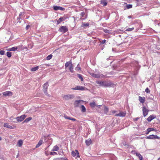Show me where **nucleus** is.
<instances>
[{"mask_svg":"<svg viewBox=\"0 0 160 160\" xmlns=\"http://www.w3.org/2000/svg\"><path fill=\"white\" fill-rule=\"evenodd\" d=\"M96 83L98 84H99L100 86L104 87H114L116 86L115 84L108 81L98 80L96 81Z\"/></svg>","mask_w":160,"mask_h":160,"instance_id":"obj_1","label":"nucleus"},{"mask_svg":"<svg viewBox=\"0 0 160 160\" xmlns=\"http://www.w3.org/2000/svg\"><path fill=\"white\" fill-rule=\"evenodd\" d=\"M48 82H46L45 83L44 85H43V91L44 93V94L48 95V96H49L48 95V94L47 92V89L48 88Z\"/></svg>","mask_w":160,"mask_h":160,"instance_id":"obj_2","label":"nucleus"},{"mask_svg":"<svg viewBox=\"0 0 160 160\" xmlns=\"http://www.w3.org/2000/svg\"><path fill=\"white\" fill-rule=\"evenodd\" d=\"M68 30V28L66 27V26H61L59 28L58 31L63 33H65L67 32Z\"/></svg>","mask_w":160,"mask_h":160,"instance_id":"obj_3","label":"nucleus"},{"mask_svg":"<svg viewBox=\"0 0 160 160\" xmlns=\"http://www.w3.org/2000/svg\"><path fill=\"white\" fill-rule=\"evenodd\" d=\"M74 96L72 94H68L67 95H64L63 98L65 100H68L70 99H72L74 98Z\"/></svg>","mask_w":160,"mask_h":160,"instance_id":"obj_4","label":"nucleus"},{"mask_svg":"<svg viewBox=\"0 0 160 160\" xmlns=\"http://www.w3.org/2000/svg\"><path fill=\"white\" fill-rule=\"evenodd\" d=\"M146 138L148 139H159L160 138L157 135L152 134L146 137Z\"/></svg>","mask_w":160,"mask_h":160,"instance_id":"obj_5","label":"nucleus"},{"mask_svg":"<svg viewBox=\"0 0 160 160\" xmlns=\"http://www.w3.org/2000/svg\"><path fill=\"white\" fill-rule=\"evenodd\" d=\"M72 90H85L88 89L85 87L82 86H77L75 88H72Z\"/></svg>","mask_w":160,"mask_h":160,"instance_id":"obj_6","label":"nucleus"},{"mask_svg":"<svg viewBox=\"0 0 160 160\" xmlns=\"http://www.w3.org/2000/svg\"><path fill=\"white\" fill-rule=\"evenodd\" d=\"M3 95L5 97L11 96L12 95V92L10 91H7L2 93Z\"/></svg>","mask_w":160,"mask_h":160,"instance_id":"obj_7","label":"nucleus"},{"mask_svg":"<svg viewBox=\"0 0 160 160\" xmlns=\"http://www.w3.org/2000/svg\"><path fill=\"white\" fill-rule=\"evenodd\" d=\"M142 108L143 115L145 117L148 115L149 110L147 109L145 106H143Z\"/></svg>","mask_w":160,"mask_h":160,"instance_id":"obj_8","label":"nucleus"},{"mask_svg":"<svg viewBox=\"0 0 160 160\" xmlns=\"http://www.w3.org/2000/svg\"><path fill=\"white\" fill-rule=\"evenodd\" d=\"M67 17H62L60 18L57 21V24L58 25L60 23H61L62 21L65 20L67 18Z\"/></svg>","mask_w":160,"mask_h":160,"instance_id":"obj_9","label":"nucleus"},{"mask_svg":"<svg viewBox=\"0 0 160 160\" xmlns=\"http://www.w3.org/2000/svg\"><path fill=\"white\" fill-rule=\"evenodd\" d=\"M75 151V152L74 151H72V155L73 157L76 156L77 158L79 157V155L78 151L77 150H76Z\"/></svg>","mask_w":160,"mask_h":160,"instance_id":"obj_10","label":"nucleus"},{"mask_svg":"<svg viewBox=\"0 0 160 160\" xmlns=\"http://www.w3.org/2000/svg\"><path fill=\"white\" fill-rule=\"evenodd\" d=\"M26 116L25 115H22L20 117H18L16 118L17 120L18 121H22L26 118Z\"/></svg>","mask_w":160,"mask_h":160,"instance_id":"obj_11","label":"nucleus"},{"mask_svg":"<svg viewBox=\"0 0 160 160\" xmlns=\"http://www.w3.org/2000/svg\"><path fill=\"white\" fill-rule=\"evenodd\" d=\"M89 105L90 107L92 108H94L95 106H97L99 108H100L101 105H97L94 101L91 102L90 103Z\"/></svg>","mask_w":160,"mask_h":160,"instance_id":"obj_12","label":"nucleus"},{"mask_svg":"<svg viewBox=\"0 0 160 160\" xmlns=\"http://www.w3.org/2000/svg\"><path fill=\"white\" fill-rule=\"evenodd\" d=\"M156 118V116L155 115H150L147 119V120L149 122H151L152 120Z\"/></svg>","mask_w":160,"mask_h":160,"instance_id":"obj_13","label":"nucleus"},{"mask_svg":"<svg viewBox=\"0 0 160 160\" xmlns=\"http://www.w3.org/2000/svg\"><path fill=\"white\" fill-rule=\"evenodd\" d=\"M126 113L123 112H121L118 114H116L115 115L116 116H119L121 117H124L126 115Z\"/></svg>","mask_w":160,"mask_h":160,"instance_id":"obj_14","label":"nucleus"},{"mask_svg":"<svg viewBox=\"0 0 160 160\" xmlns=\"http://www.w3.org/2000/svg\"><path fill=\"white\" fill-rule=\"evenodd\" d=\"M85 142L87 146H89L92 143V141L90 138H88L87 140H86Z\"/></svg>","mask_w":160,"mask_h":160,"instance_id":"obj_15","label":"nucleus"},{"mask_svg":"<svg viewBox=\"0 0 160 160\" xmlns=\"http://www.w3.org/2000/svg\"><path fill=\"white\" fill-rule=\"evenodd\" d=\"M91 75L93 77L95 78H99L100 77L101 75H103L102 74L100 75L99 74H96L94 73H91Z\"/></svg>","mask_w":160,"mask_h":160,"instance_id":"obj_16","label":"nucleus"},{"mask_svg":"<svg viewBox=\"0 0 160 160\" xmlns=\"http://www.w3.org/2000/svg\"><path fill=\"white\" fill-rule=\"evenodd\" d=\"M138 99L139 101L142 103H143L145 101V98L144 97H142L139 96Z\"/></svg>","mask_w":160,"mask_h":160,"instance_id":"obj_17","label":"nucleus"},{"mask_svg":"<svg viewBox=\"0 0 160 160\" xmlns=\"http://www.w3.org/2000/svg\"><path fill=\"white\" fill-rule=\"evenodd\" d=\"M152 131H155V129L152 128H149L147 130L145 133L148 134L149 132Z\"/></svg>","mask_w":160,"mask_h":160,"instance_id":"obj_18","label":"nucleus"},{"mask_svg":"<svg viewBox=\"0 0 160 160\" xmlns=\"http://www.w3.org/2000/svg\"><path fill=\"white\" fill-rule=\"evenodd\" d=\"M82 101V100H76L74 102V105L76 107L79 106L81 102Z\"/></svg>","mask_w":160,"mask_h":160,"instance_id":"obj_19","label":"nucleus"},{"mask_svg":"<svg viewBox=\"0 0 160 160\" xmlns=\"http://www.w3.org/2000/svg\"><path fill=\"white\" fill-rule=\"evenodd\" d=\"M64 117L67 119H68L71 120H72L73 121H76V119L74 118H72L66 115H64Z\"/></svg>","mask_w":160,"mask_h":160,"instance_id":"obj_20","label":"nucleus"},{"mask_svg":"<svg viewBox=\"0 0 160 160\" xmlns=\"http://www.w3.org/2000/svg\"><path fill=\"white\" fill-rule=\"evenodd\" d=\"M100 4L103 5L104 6H105L107 5V2L106 0H101Z\"/></svg>","mask_w":160,"mask_h":160,"instance_id":"obj_21","label":"nucleus"},{"mask_svg":"<svg viewBox=\"0 0 160 160\" xmlns=\"http://www.w3.org/2000/svg\"><path fill=\"white\" fill-rule=\"evenodd\" d=\"M72 62L71 61L67 62L65 65V68H67L69 66L72 65Z\"/></svg>","mask_w":160,"mask_h":160,"instance_id":"obj_22","label":"nucleus"},{"mask_svg":"<svg viewBox=\"0 0 160 160\" xmlns=\"http://www.w3.org/2000/svg\"><path fill=\"white\" fill-rule=\"evenodd\" d=\"M4 126L5 127H6L10 129H13V128L12 126L8 125V124L7 123H5L4 124Z\"/></svg>","mask_w":160,"mask_h":160,"instance_id":"obj_23","label":"nucleus"},{"mask_svg":"<svg viewBox=\"0 0 160 160\" xmlns=\"http://www.w3.org/2000/svg\"><path fill=\"white\" fill-rule=\"evenodd\" d=\"M23 141L20 139L18 141L17 145L19 147H21L23 144Z\"/></svg>","mask_w":160,"mask_h":160,"instance_id":"obj_24","label":"nucleus"},{"mask_svg":"<svg viewBox=\"0 0 160 160\" xmlns=\"http://www.w3.org/2000/svg\"><path fill=\"white\" fill-rule=\"evenodd\" d=\"M42 142H43L42 140H40L39 141L38 144L36 146V148H38L39 147L40 145H41L42 144Z\"/></svg>","mask_w":160,"mask_h":160,"instance_id":"obj_25","label":"nucleus"},{"mask_svg":"<svg viewBox=\"0 0 160 160\" xmlns=\"http://www.w3.org/2000/svg\"><path fill=\"white\" fill-rule=\"evenodd\" d=\"M17 49H18V50L19 51H22L24 49V48H23V45H19L17 47Z\"/></svg>","mask_w":160,"mask_h":160,"instance_id":"obj_26","label":"nucleus"},{"mask_svg":"<svg viewBox=\"0 0 160 160\" xmlns=\"http://www.w3.org/2000/svg\"><path fill=\"white\" fill-rule=\"evenodd\" d=\"M89 25V23L88 22H82L81 27H88Z\"/></svg>","mask_w":160,"mask_h":160,"instance_id":"obj_27","label":"nucleus"},{"mask_svg":"<svg viewBox=\"0 0 160 160\" xmlns=\"http://www.w3.org/2000/svg\"><path fill=\"white\" fill-rule=\"evenodd\" d=\"M39 68V66H36V67L32 68H31V71H35Z\"/></svg>","mask_w":160,"mask_h":160,"instance_id":"obj_28","label":"nucleus"},{"mask_svg":"<svg viewBox=\"0 0 160 160\" xmlns=\"http://www.w3.org/2000/svg\"><path fill=\"white\" fill-rule=\"evenodd\" d=\"M69 70L71 72L73 73L74 72L73 68L72 66V64L70 65V66H69Z\"/></svg>","mask_w":160,"mask_h":160,"instance_id":"obj_29","label":"nucleus"},{"mask_svg":"<svg viewBox=\"0 0 160 160\" xmlns=\"http://www.w3.org/2000/svg\"><path fill=\"white\" fill-rule=\"evenodd\" d=\"M53 160H68L67 158H54Z\"/></svg>","mask_w":160,"mask_h":160,"instance_id":"obj_30","label":"nucleus"},{"mask_svg":"<svg viewBox=\"0 0 160 160\" xmlns=\"http://www.w3.org/2000/svg\"><path fill=\"white\" fill-rule=\"evenodd\" d=\"M81 111L82 112H85L86 111V109L85 106L83 105H82L81 106Z\"/></svg>","mask_w":160,"mask_h":160,"instance_id":"obj_31","label":"nucleus"},{"mask_svg":"<svg viewBox=\"0 0 160 160\" xmlns=\"http://www.w3.org/2000/svg\"><path fill=\"white\" fill-rule=\"evenodd\" d=\"M75 70L77 71H79V70H81V68L80 66V65H79V63L77 67H76L75 69Z\"/></svg>","mask_w":160,"mask_h":160,"instance_id":"obj_32","label":"nucleus"},{"mask_svg":"<svg viewBox=\"0 0 160 160\" xmlns=\"http://www.w3.org/2000/svg\"><path fill=\"white\" fill-rule=\"evenodd\" d=\"M59 149V147L57 145L55 146L53 149L52 150L53 151H57Z\"/></svg>","mask_w":160,"mask_h":160,"instance_id":"obj_33","label":"nucleus"},{"mask_svg":"<svg viewBox=\"0 0 160 160\" xmlns=\"http://www.w3.org/2000/svg\"><path fill=\"white\" fill-rule=\"evenodd\" d=\"M32 119V118L31 117H28L25 119L24 121V122H28Z\"/></svg>","mask_w":160,"mask_h":160,"instance_id":"obj_34","label":"nucleus"},{"mask_svg":"<svg viewBox=\"0 0 160 160\" xmlns=\"http://www.w3.org/2000/svg\"><path fill=\"white\" fill-rule=\"evenodd\" d=\"M77 75L78 77L81 80V81H83V79L82 78V75L81 74H77Z\"/></svg>","mask_w":160,"mask_h":160,"instance_id":"obj_35","label":"nucleus"},{"mask_svg":"<svg viewBox=\"0 0 160 160\" xmlns=\"http://www.w3.org/2000/svg\"><path fill=\"white\" fill-rule=\"evenodd\" d=\"M49 66V64H42V65H41L40 66V67L41 68H44L47 67V66Z\"/></svg>","mask_w":160,"mask_h":160,"instance_id":"obj_36","label":"nucleus"},{"mask_svg":"<svg viewBox=\"0 0 160 160\" xmlns=\"http://www.w3.org/2000/svg\"><path fill=\"white\" fill-rule=\"evenodd\" d=\"M59 8L60 6H53V8L54 10L57 11L58 10H59Z\"/></svg>","mask_w":160,"mask_h":160,"instance_id":"obj_37","label":"nucleus"},{"mask_svg":"<svg viewBox=\"0 0 160 160\" xmlns=\"http://www.w3.org/2000/svg\"><path fill=\"white\" fill-rule=\"evenodd\" d=\"M7 55L8 57L10 58L12 56V52H7Z\"/></svg>","mask_w":160,"mask_h":160,"instance_id":"obj_38","label":"nucleus"},{"mask_svg":"<svg viewBox=\"0 0 160 160\" xmlns=\"http://www.w3.org/2000/svg\"><path fill=\"white\" fill-rule=\"evenodd\" d=\"M52 54H50L47 57L46 59L48 60H50L52 58Z\"/></svg>","mask_w":160,"mask_h":160,"instance_id":"obj_39","label":"nucleus"},{"mask_svg":"<svg viewBox=\"0 0 160 160\" xmlns=\"http://www.w3.org/2000/svg\"><path fill=\"white\" fill-rule=\"evenodd\" d=\"M108 111V108L107 107H105L104 108V112L105 113H107Z\"/></svg>","mask_w":160,"mask_h":160,"instance_id":"obj_40","label":"nucleus"},{"mask_svg":"<svg viewBox=\"0 0 160 160\" xmlns=\"http://www.w3.org/2000/svg\"><path fill=\"white\" fill-rule=\"evenodd\" d=\"M137 155L138 156L139 158V159L140 160H142V157L140 153L137 154Z\"/></svg>","mask_w":160,"mask_h":160,"instance_id":"obj_41","label":"nucleus"},{"mask_svg":"<svg viewBox=\"0 0 160 160\" xmlns=\"http://www.w3.org/2000/svg\"><path fill=\"white\" fill-rule=\"evenodd\" d=\"M132 4L127 5L126 6L127 8L128 9L132 8Z\"/></svg>","mask_w":160,"mask_h":160,"instance_id":"obj_42","label":"nucleus"},{"mask_svg":"<svg viewBox=\"0 0 160 160\" xmlns=\"http://www.w3.org/2000/svg\"><path fill=\"white\" fill-rule=\"evenodd\" d=\"M22 12H21L19 14V16L18 17V19H22Z\"/></svg>","mask_w":160,"mask_h":160,"instance_id":"obj_43","label":"nucleus"},{"mask_svg":"<svg viewBox=\"0 0 160 160\" xmlns=\"http://www.w3.org/2000/svg\"><path fill=\"white\" fill-rule=\"evenodd\" d=\"M134 29V28H128L126 30V31H132Z\"/></svg>","mask_w":160,"mask_h":160,"instance_id":"obj_44","label":"nucleus"},{"mask_svg":"<svg viewBox=\"0 0 160 160\" xmlns=\"http://www.w3.org/2000/svg\"><path fill=\"white\" fill-rule=\"evenodd\" d=\"M145 92L147 93H149L150 92V90H149V89L148 88H147L145 89Z\"/></svg>","mask_w":160,"mask_h":160,"instance_id":"obj_45","label":"nucleus"},{"mask_svg":"<svg viewBox=\"0 0 160 160\" xmlns=\"http://www.w3.org/2000/svg\"><path fill=\"white\" fill-rule=\"evenodd\" d=\"M5 54V51L3 50H1L0 51V54L1 55H3Z\"/></svg>","mask_w":160,"mask_h":160,"instance_id":"obj_46","label":"nucleus"},{"mask_svg":"<svg viewBox=\"0 0 160 160\" xmlns=\"http://www.w3.org/2000/svg\"><path fill=\"white\" fill-rule=\"evenodd\" d=\"M50 154V155H54L55 154H57V153L54 152H51Z\"/></svg>","mask_w":160,"mask_h":160,"instance_id":"obj_47","label":"nucleus"},{"mask_svg":"<svg viewBox=\"0 0 160 160\" xmlns=\"http://www.w3.org/2000/svg\"><path fill=\"white\" fill-rule=\"evenodd\" d=\"M12 51H15L17 49V47H13L12 48Z\"/></svg>","mask_w":160,"mask_h":160,"instance_id":"obj_48","label":"nucleus"},{"mask_svg":"<svg viewBox=\"0 0 160 160\" xmlns=\"http://www.w3.org/2000/svg\"><path fill=\"white\" fill-rule=\"evenodd\" d=\"M106 40H102V41H101L100 42V44H103L104 43H105L106 42Z\"/></svg>","mask_w":160,"mask_h":160,"instance_id":"obj_49","label":"nucleus"},{"mask_svg":"<svg viewBox=\"0 0 160 160\" xmlns=\"http://www.w3.org/2000/svg\"><path fill=\"white\" fill-rule=\"evenodd\" d=\"M65 8L60 6L59 10H61V11H64L65 10Z\"/></svg>","mask_w":160,"mask_h":160,"instance_id":"obj_50","label":"nucleus"},{"mask_svg":"<svg viewBox=\"0 0 160 160\" xmlns=\"http://www.w3.org/2000/svg\"><path fill=\"white\" fill-rule=\"evenodd\" d=\"M80 15L82 16V17H83L85 15V13L84 12H82L81 13Z\"/></svg>","mask_w":160,"mask_h":160,"instance_id":"obj_51","label":"nucleus"},{"mask_svg":"<svg viewBox=\"0 0 160 160\" xmlns=\"http://www.w3.org/2000/svg\"><path fill=\"white\" fill-rule=\"evenodd\" d=\"M103 31L106 33H109V30L108 29H104Z\"/></svg>","mask_w":160,"mask_h":160,"instance_id":"obj_52","label":"nucleus"},{"mask_svg":"<svg viewBox=\"0 0 160 160\" xmlns=\"http://www.w3.org/2000/svg\"><path fill=\"white\" fill-rule=\"evenodd\" d=\"M139 118H136L133 119V120L134 122L137 121Z\"/></svg>","mask_w":160,"mask_h":160,"instance_id":"obj_53","label":"nucleus"},{"mask_svg":"<svg viewBox=\"0 0 160 160\" xmlns=\"http://www.w3.org/2000/svg\"><path fill=\"white\" fill-rule=\"evenodd\" d=\"M117 31L119 33H122L123 32V30H121L120 29H118Z\"/></svg>","mask_w":160,"mask_h":160,"instance_id":"obj_54","label":"nucleus"},{"mask_svg":"<svg viewBox=\"0 0 160 160\" xmlns=\"http://www.w3.org/2000/svg\"><path fill=\"white\" fill-rule=\"evenodd\" d=\"M30 27V26L29 25H27L26 27V29L28 30Z\"/></svg>","mask_w":160,"mask_h":160,"instance_id":"obj_55","label":"nucleus"},{"mask_svg":"<svg viewBox=\"0 0 160 160\" xmlns=\"http://www.w3.org/2000/svg\"><path fill=\"white\" fill-rule=\"evenodd\" d=\"M20 19H18V17L17 18V20L18 21V22H19V23H20L21 22V21H20Z\"/></svg>","mask_w":160,"mask_h":160,"instance_id":"obj_56","label":"nucleus"},{"mask_svg":"<svg viewBox=\"0 0 160 160\" xmlns=\"http://www.w3.org/2000/svg\"><path fill=\"white\" fill-rule=\"evenodd\" d=\"M153 96L152 95L151 96V97L150 98H149L151 100H153Z\"/></svg>","mask_w":160,"mask_h":160,"instance_id":"obj_57","label":"nucleus"},{"mask_svg":"<svg viewBox=\"0 0 160 160\" xmlns=\"http://www.w3.org/2000/svg\"><path fill=\"white\" fill-rule=\"evenodd\" d=\"M12 48H11L8 49V50L10 51H12Z\"/></svg>","mask_w":160,"mask_h":160,"instance_id":"obj_58","label":"nucleus"},{"mask_svg":"<svg viewBox=\"0 0 160 160\" xmlns=\"http://www.w3.org/2000/svg\"><path fill=\"white\" fill-rule=\"evenodd\" d=\"M116 112V111H115V110L113 111H112V113H115Z\"/></svg>","mask_w":160,"mask_h":160,"instance_id":"obj_59","label":"nucleus"},{"mask_svg":"<svg viewBox=\"0 0 160 160\" xmlns=\"http://www.w3.org/2000/svg\"><path fill=\"white\" fill-rule=\"evenodd\" d=\"M132 18V17L131 16H129L128 17V18Z\"/></svg>","mask_w":160,"mask_h":160,"instance_id":"obj_60","label":"nucleus"},{"mask_svg":"<svg viewBox=\"0 0 160 160\" xmlns=\"http://www.w3.org/2000/svg\"><path fill=\"white\" fill-rule=\"evenodd\" d=\"M19 156V153H18V154L17 155V158H18V156Z\"/></svg>","mask_w":160,"mask_h":160,"instance_id":"obj_61","label":"nucleus"},{"mask_svg":"<svg viewBox=\"0 0 160 160\" xmlns=\"http://www.w3.org/2000/svg\"><path fill=\"white\" fill-rule=\"evenodd\" d=\"M109 58H107V60H109Z\"/></svg>","mask_w":160,"mask_h":160,"instance_id":"obj_62","label":"nucleus"},{"mask_svg":"<svg viewBox=\"0 0 160 160\" xmlns=\"http://www.w3.org/2000/svg\"><path fill=\"white\" fill-rule=\"evenodd\" d=\"M112 61H111V62H110V64H111L112 63Z\"/></svg>","mask_w":160,"mask_h":160,"instance_id":"obj_63","label":"nucleus"},{"mask_svg":"<svg viewBox=\"0 0 160 160\" xmlns=\"http://www.w3.org/2000/svg\"><path fill=\"white\" fill-rule=\"evenodd\" d=\"M158 160H160V157L159 158H158Z\"/></svg>","mask_w":160,"mask_h":160,"instance_id":"obj_64","label":"nucleus"}]
</instances>
